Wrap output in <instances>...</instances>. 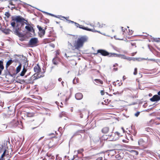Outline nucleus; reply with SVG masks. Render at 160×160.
<instances>
[{"label": "nucleus", "instance_id": "obj_60", "mask_svg": "<svg viewBox=\"0 0 160 160\" xmlns=\"http://www.w3.org/2000/svg\"><path fill=\"white\" fill-rule=\"evenodd\" d=\"M68 100V98H66V99H65V101L66 102H67Z\"/></svg>", "mask_w": 160, "mask_h": 160}, {"label": "nucleus", "instance_id": "obj_26", "mask_svg": "<svg viewBox=\"0 0 160 160\" xmlns=\"http://www.w3.org/2000/svg\"><path fill=\"white\" fill-rule=\"evenodd\" d=\"M6 150H5L4 152H3V154H2V156H1V158H2L3 159V157L5 156V155H6Z\"/></svg>", "mask_w": 160, "mask_h": 160}, {"label": "nucleus", "instance_id": "obj_40", "mask_svg": "<svg viewBox=\"0 0 160 160\" xmlns=\"http://www.w3.org/2000/svg\"><path fill=\"white\" fill-rule=\"evenodd\" d=\"M122 92H123V91H122L121 92H119L118 91L116 92H114L113 93V94H116L117 93H118V94H121L122 93Z\"/></svg>", "mask_w": 160, "mask_h": 160}, {"label": "nucleus", "instance_id": "obj_31", "mask_svg": "<svg viewBox=\"0 0 160 160\" xmlns=\"http://www.w3.org/2000/svg\"><path fill=\"white\" fill-rule=\"evenodd\" d=\"M5 15L8 18L10 16V13L8 12H6L5 13Z\"/></svg>", "mask_w": 160, "mask_h": 160}, {"label": "nucleus", "instance_id": "obj_21", "mask_svg": "<svg viewBox=\"0 0 160 160\" xmlns=\"http://www.w3.org/2000/svg\"><path fill=\"white\" fill-rule=\"evenodd\" d=\"M144 140L142 138H140L138 141V143L139 145L142 146L144 143Z\"/></svg>", "mask_w": 160, "mask_h": 160}, {"label": "nucleus", "instance_id": "obj_16", "mask_svg": "<svg viewBox=\"0 0 160 160\" xmlns=\"http://www.w3.org/2000/svg\"><path fill=\"white\" fill-rule=\"evenodd\" d=\"M13 62L12 59H10L6 63V67L7 68Z\"/></svg>", "mask_w": 160, "mask_h": 160}, {"label": "nucleus", "instance_id": "obj_56", "mask_svg": "<svg viewBox=\"0 0 160 160\" xmlns=\"http://www.w3.org/2000/svg\"><path fill=\"white\" fill-rule=\"evenodd\" d=\"M122 130H123V132H124V128H123V127H122Z\"/></svg>", "mask_w": 160, "mask_h": 160}, {"label": "nucleus", "instance_id": "obj_37", "mask_svg": "<svg viewBox=\"0 0 160 160\" xmlns=\"http://www.w3.org/2000/svg\"><path fill=\"white\" fill-rule=\"evenodd\" d=\"M37 27L38 28V29L39 31H40L41 30L43 29L41 26H40L39 25H38Z\"/></svg>", "mask_w": 160, "mask_h": 160}, {"label": "nucleus", "instance_id": "obj_9", "mask_svg": "<svg viewBox=\"0 0 160 160\" xmlns=\"http://www.w3.org/2000/svg\"><path fill=\"white\" fill-rule=\"evenodd\" d=\"M160 100V96L157 95H154L152 98L150 99V100L152 102L157 101Z\"/></svg>", "mask_w": 160, "mask_h": 160}, {"label": "nucleus", "instance_id": "obj_64", "mask_svg": "<svg viewBox=\"0 0 160 160\" xmlns=\"http://www.w3.org/2000/svg\"><path fill=\"white\" fill-rule=\"evenodd\" d=\"M121 28L122 30V29H123V27H121Z\"/></svg>", "mask_w": 160, "mask_h": 160}, {"label": "nucleus", "instance_id": "obj_49", "mask_svg": "<svg viewBox=\"0 0 160 160\" xmlns=\"http://www.w3.org/2000/svg\"><path fill=\"white\" fill-rule=\"evenodd\" d=\"M58 80L60 82L62 80V78H59Z\"/></svg>", "mask_w": 160, "mask_h": 160}, {"label": "nucleus", "instance_id": "obj_41", "mask_svg": "<svg viewBox=\"0 0 160 160\" xmlns=\"http://www.w3.org/2000/svg\"><path fill=\"white\" fill-rule=\"evenodd\" d=\"M46 155L48 157L52 156L51 154L48 153H47Z\"/></svg>", "mask_w": 160, "mask_h": 160}, {"label": "nucleus", "instance_id": "obj_59", "mask_svg": "<svg viewBox=\"0 0 160 160\" xmlns=\"http://www.w3.org/2000/svg\"><path fill=\"white\" fill-rule=\"evenodd\" d=\"M157 119L160 120V117H158L157 118Z\"/></svg>", "mask_w": 160, "mask_h": 160}, {"label": "nucleus", "instance_id": "obj_57", "mask_svg": "<svg viewBox=\"0 0 160 160\" xmlns=\"http://www.w3.org/2000/svg\"><path fill=\"white\" fill-rule=\"evenodd\" d=\"M122 32H125V30H124V29H122Z\"/></svg>", "mask_w": 160, "mask_h": 160}, {"label": "nucleus", "instance_id": "obj_44", "mask_svg": "<svg viewBox=\"0 0 160 160\" xmlns=\"http://www.w3.org/2000/svg\"><path fill=\"white\" fill-rule=\"evenodd\" d=\"M118 70V68H114L113 69V70L114 71H116Z\"/></svg>", "mask_w": 160, "mask_h": 160}, {"label": "nucleus", "instance_id": "obj_61", "mask_svg": "<svg viewBox=\"0 0 160 160\" xmlns=\"http://www.w3.org/2000/svg\"><path fill=\"white\" fill-rule=\"evenodd\" d=\"M43 137H42L41 138H40L39 139V140L42 139L43 138Z\"/></svg>", "mask_w": 160, "mask_h": 160}, {"label": "nucleus", "instance_id": "obj_6", "mask_svg": "<svg viewBox=\"0 0 160 160\" xmlns=\"http://www.w3.org/2000/svg\"><path fill=\"white\" fill-rule=\"evenodd\" d=\"M20 125V124L18 121L17 120H14L12 121L7 126L8 127H11V128H15L17 127L18 126L20 127L18 125Z\"/></svg>", "mask_w": 160, "mask_h": 160}, {"label": "nucleus", "instance_id": "obj_35", "mask_svg": "<svg viewBox=\"0 0 160 160\" xmlns=\"http://www.w3.org/2000/svg\"><path fill=\"white\" fill-rule=\"evenodd\" d=\"M83 150L82 149H80L78 151V153H81L83 151Z\"/></svg>", "mask_w": 160, "mask_h": 160}, {"label": "nucleus", "instance_id": "obj_50", "mask_svg": "<svg viewBox=\"0 0 160 160\" xmlns=\"http://www.w3.org/2000/svg\"><path fill=\"white\" fill-rule=\"evenodd\" d=\"M64 83V82L63 81L61 83H62V86L63 87L64 86V85H63Z\"/></svg>", "mask_w": 160, "mask_h": 160}, {"label": "nucleus", "instance_id": "obj_28", "mask_svg": "<svg viewBox=\"0 0 160 160\" xmlns=\"http://www.w3.org/2000/svg\"><path fill=\"white\" fill-rule=\"evenodd\" d=\"M43 12L44 13H46L47 15H50L52 16H54V17L58 18L55 15H54L53 14H51V13H48L47 12Z\"/></svg>", "mask_w": 160, "mask_h": 160}, {"label": "nucleus", "instance_id": "obj_24", "mask_svg": "<svg viewBox=\"0 0 160 160\" xmlns=\"http://www.w3.org/2000/svg\"><path fill=\"white\" fill-rule=\"evenodd\" d=\"M94 81L97 83H100L101 84H102L103 83V81L100 79H95L94 80Z\"/></svg>", "mask_w": 160, "mask_h": 160}, {"label": "nucleus", "instance_id": "obj_45", "mask_svg": "<svg viewBox=\"0 0 160 160\" xmlns=\"http://www.w3.org/2000/svg\"><path fill=\"white\" fill-rule=\"evenodd\" d=\"M55 157L54 156H51V158L52 159L54 160V159Z\"/></svg>", "mask_w": 160, "mask_h": 160}, {"label": "nucleus", "instance_id": "obj_55", "mask_svg": "<svg viewBox=\"0 0 160 160\" xmlns=\"http://www.w3.org/2000/svg\"><path fill=\"white\" fill-rule=\"evenodd\" d=\"M118 84H119V86H120L122 84V83H118Z\"/></svg>", "mask_w": 160, "mask_h": 160}, {"label": "nucleus", "instance_id": "obj_23", "mask_svg": "<svg viewBox=\"0 0 160 160\" xmlns=\"http://www.w3.org/2000/svg\"><path fill=\"white\" fill-rule=\"evenodd\" d=\"M22 65L21 64H20V65L17 68H16V72L17 73H18L19 72L21 69Z\"/></svg>", "mask_w": 160, "mask_h": 160}, {"label": "nucleus", "instance_id": "obj_4", "mask_svg": "<svg viewBox=\"0 0 160 160\" xmlns=\"http://www.w3.org/2000/svg\"><path fill=\"white\" fill-rule=\"evenodd\" d=\"M98 53H100L101 55L103 56H108L109 57H113L114 53H109L105 50L103 49H99L97 50V54Z\"/></svg>", "mask_w": 160, "mask_h": 160}, {"label": "nucleus", "instance_id": "obj_8", "mask_svg": "<svg viewBox=\"0 0 160 160\" xmlns=\"http://www.w3.org/2000/svg\"><path fill=\"white\" fill-rule=\"evenodd\" d=\"M113 57H119L121 58L122 59H127L128 60H130V57H127L124 55L123 54H118L116 53H114V54H113Z\"/></svg>", "mask_w": 160, "mask_h": 160}, {"label": "nucleus", "instance_id": "obj_42", "mask_svg": "<svg viewBox=\"0 0 160 160\" xmlns=\"http://www.w3.org/2000/svg\"><path fill=\"white\" fill-rule=\"evenodd\" d=\"M101 93L102 95H103L104 94V91L103 90H101Z\"/></svg>", "mask_w": 160, "mask_h": 160}, {"label": "nucleus", "instance_id": "obj_10", "mask_svg": "<svg viewBox=\"0 0 160 160\" xmlns=\"http://www.w3.org/2000/svg\"><path fill=\"white\" fill-rule=\"evenodd\" d=\"M60 58L58 56H56L52 60V62L55 65H57L59 61Z\"/></svg>", "mask_w": 160, "mask_h": 160}, {"label": "nucleus", "instance_id": "obj_30", "mask_svg": "<svg viewBox=\"0 0 160 160\" xmlns=\"http://www.w3.org/2000/svg\"><path fill=\"white\" fill-rule=\"evenodd\" d=\"M27 116L28 117H32L33 116V114L30 112H27Z\"/></svg>", "mask_w": 160, "mask_h": 160}, {"label": "nucleus", "instance_id": "obj_36", "mask_svg": "<svg viewBox=\"0 0 160 160\" xmlns=\"http://www.w3.org/2000/svg\"><path fill=\"white\" fill-rule=\"evenodd\" d=\"M59 52H60V51L59 50H57L56 51V56H58V55H59Z\"/></svg>", "mask_w": 160, "mask_h": 160}, {"label": "nucleus", "instance_id": "obj_38", "mask_svg": "<svg viewBox=\"0 0 160 160\" xmlns=\"http://www.w3.org/2000/svg\"><path fill=\"white\" fill-rule=\"evenodd\" d=\"M140 114V112H138L135 114V116L137 117H138Z\"/></svg>", "mask_w": 160, "mask_h": 160}, {"label": "nucleus", "instance_id": "obj_51", "mask_svg": "<svg viewBox=\"0 0 160 160\" xmlns=\"http://www.w3.org/2000/svg\"><path fill=\"white\" fill-rule=\"evenodd\" d=\"M58 159V155H56V158L55 160H56L57 159Z\"/></svg>", "mask_w": 160, "mask_h": 160}, {"label": "nucleus", "instance_id": "obj_2", "mask_svg": "<svg viewBox=\"0 0 160 160\" xmlns=\"http://www.w3.org/2000/svg\"><path fill=\"white\" fill-rule=\"evenodd\" d=\"M88 39V38L86 36H83L78 38L74 44L75 49L79 50L83 47L84 43L87 42Z\"/></svg>", "mask_w": 160, "mask_h": 160}, {"label": "nucleus", "instance_id": "obj_27", "mask_svg": "<svg viewBox=\"0 0 160 160\" xmlns=\"http://www.w3.org/2000/svg\"><path fill=\"white\" fill-rule=\"evenodd\" d=\"M66 115V112H62L61 114L59 115V117L60 118L62 117V116H65Z\"/></svg>", "mask_w": 160, "mask_h": 160}, {"label": "nucleus", "instance_id": "obj_15", "mask_svg": "<svg viewBox=\"0 0 160 160\" xmlns=\"http://www.w3.org/2000/svg\"><path fill=\"white\" fill-rule=\"evenodd\" d=\"M100 157H98L96 160H103V158L104 157V153L102 152L99 153Z\"/></svg>", "mask_w": 160, "mask_h": 160}, {"label": "nucleus", "instance_id": "obj_62", "mask_svg": "<svg viewBox=\"0 0 160 160\" xmlns=\"http://www.w3.org/2000/svg\"><path fill=\"white\" fill-rule=\"evenodd\" d=\"M157 39H157H155L154 40L156 41H158Z\"/></svg>", "mask_w": 160, "mask_h": 160}, {"label": "nucleus", "instance_id": "obj_33", "mask_svg": "<svg viewBox=\"0 0 160 160\" xmlns=\"http://www.w3.org/2000/svg\"><path fill=\"white\" fill-rule=\"evenodd\" d=\"M137 73V68H135L134 69V71L133 73V74L134 75H136Z\"/></svg>", "mask_w": 160, "mask_h": 160}, {"label": "nucleus", "instance_id": "obj_39", "mask_svg": "<svg viewBox=\"0 0 160 160\" xmlns=\"http://www.w3.org/2000/svg\"><path fill=\"white\" fill-rule=\"evenodd\" d=\"M128 31H129V32H128L129 35H131L132 33V30H131H131L130 29H129Z\"/></svg>", "mask_w": 160, "mask_h": 160}, {"label": "nucleus", "instance_id": "obj_54", "mask_svg": "<svg viewBox=\"0 0 160 160\" xmlns=\"http://www.w3.org/2000/svg\"><path fill=\"white\" fill-rule=\"evenodd\" d=\"M3 146L2 145L0 147V149H2L3 148Z\"/></svg>", "mask_w": 160, "mask_h": 160}, {"label": "nucleus", "instance_id": "obj_13", "mask_svg": "<svg viewBox=\"0 0 160 160\" xmlns=\"http://www.w3.org/2000/svg\"><path fill=\"white\" fill-rule=\"evenodd\" d=\"M3 63V61L0 60V75L1 74L2 71L4 69Z\"/></svg>", "mask_w": 160, "mask_h": 160}, {"label": "nucleus", "instance_id": "obj_20", "mask_svg": "<svg viewBox=\"0 0 160 160\" xmlns=\"http://www.w3.org/2000/svg\"><path fill=\"white\" fill-rule=\"evenodd\" d=\"M45 33V30L44 29H42L39 31V34L41 37L43 36Z\"/></svg>", "mask_w": 160, "mask_h": 160}, {"label": "nucleus", "instance_id": "obj_14", "mask_svg": "<svg viewBox=\"0 0 160 160\" xmlns=\"http://www.w3.org/2000/svg\"><path fill=\"white\" fill-rule=\"evenodd\" d=\"M109 131V128L108 127H105L102 129V131L103 133H106L108 132Z\"/></svg>", "mask_w": 160, "mask_h": 160}, {"label": "nucleus", "instance_id": "obj_58", "mask_svg": "<svg viewBox=\"0 0 160 160\" xmlns=\"http://www.w3.org/2000/svg\"><path fill=\"white\" fill-rule=\"evenodd\" d=\"M124 77H125V76H123V80H124V79H125V78H124Z\"/></svg>", "mask_w": 160, "mask_h": 160}, {"label": "nucleus", "instance_id": "obj_3", "mask_svg": "<svg viewBox=\"0 0 160 160\" xmlns=\"http://www.w3.org/2000/svg\"><path fill=\"white\" fill-rule=\"evenodd\" d=\"M34 70L37 73L34 74L32 77V78L33 79V80L42 77L44 76V73L45 72L44 71L41 73H39L40 72L41 69L38 64L35 66L34 68Z\"/></svg>", "mask_w": 160, "mask_h": 160}, {"label": "nucleus", "instance_id": "obj_48", "mask_svg": "<svg viewBox=\"0 0 160 160\" xmlns=\"http://www.w3.org/2000/svg\"><path fill=\"white\" fill-rule=\"evenodd\" d=\"M158 95L160 96V91H159L158 93Z\"/></svg>", "mask_w": 160, "mask_h": 160}, {"label": "nucleus", "instance_id": "obj_7", "mask_svg": "<svg viewBox=\"0 0 160 160\" xmlns=\"http://www.w3.org/2000/svg\"><path fill=\"white\" fill-rule=\"evenodd\" d=\"M74 50H72L71 53L70 52H68L65 54V56L68 58L69 57H76L78 54L77 53L74 52Z\"/></svg>", "mask_w": 160, "mask_h": 160}, {"label": "nucleus", "instance_id": "obj_47", "mask_svg": "<svg viewBox=\"0 0 160 160\" xmlns=\"http://www.w3.org/2000/svg\"><path fill=\"white\" fill-rule=\"evenodd\" d=\"M68 46H69H69H70L71 47L72 46L71 44L69 42H68Z\"/></svg>", "mask_w": 160, "mask_h": 160}, {"label": "nucleus", "instance_id": "obj_52", "mask_svg": "<svg viewBox=\"0 0 160 160\" xmlns=\"http://www.w3.org/2000/svg\"><path fill=\"white\" fill-rule=\"evenodd\" d=\"M15 56H17L18 57H20V56H21V55H15Z\"/></svg>", "mask_w": 160, "mask_h": 160}, {"label": "nucleus", "instance_id": "obj_43", "mask_svg": "<svg viewBox=\"0 0 160 160\" xmlns=\"http://www.w3.org/2000/svg\"><path fill=\"white\" fill-rule=\"evenodd\" d=\"M68 23H70V22L71 23H74V22L73 21H72L70 20H68Z\"/></svg>", "mask_w": 160, "mask_h": 160}, {"label": "nucleus", "instance_id": "obj_22", "mask_svg": "<svg viewBox=\"0 0 160 160\" xmlns=\"http://www.w3.org/2000/svg\"><path fill=\"white\" fill-rule=\"evenodd\" d=\"M1 117L3 118V119H5L6 118H9V116H8V114H6L5 113H3L1 115Z\"/></svg>", "mask_w": 160, "mask_h": 160}, {"label": "nucleus", "instance_id": "obj_18", "mask_svg": "<svg viewBox=\"0 0 160 160\" xmlns=\"http://www.w3.org/2000/svg\"><path fill=\"white\" fill-rule=\"evenodd\" d=\"M115 134H117V137L116 138H113L112 139V140H113V141H115L116 140V139L118 138L119 136V133L118 132H116L115 133H113V134H112L111 135H110V137H111V136H113V135H115Z\"/></svg>", "mask_w": 160, "mask_h": 160}, {"label": "nucleus", "instance_id": "obj_63", "mask_svg": "<svg viewBox=\"0 0 160 160\" xmlns=\"http://www.w3.org/2000/svg\"><path fill=\"white\" fill-rule=\"evenodd\" d=\"M62 17V18H65V19H66V18H67L65 17Z\"/></svg>", "mask_w": 160, "mask_h": 160}, {"label": "nucleus", "instance_id": "obj_53", "mask_svg": "<svg viewBox=\"0 0 160 160\" xmlns=\"http://www.w3.org/2000/svg\"><path fill=\"white\" fill-rule=\"evenodd\" d=\"M136 132H134V133H133V135H134V136H135V135H136Z\"/></svg>", "mask_w": 160, "mask_h": 160}, {"label": "nucleus", "instance_id": "obj_5", "mask_svg": "<svg viewBox=\"0 0 160 160\" xmlns=\"http://www.w3.org/2000/svg\"><path fill=\"white\" fill-rule=\"evenodd\" d=\"M38 42L37 38H32L29 41L28 45L31 47L36 46Z\"/></svg>", "mask_w": 160, "mask_h": 160}, {"label": "nucleus", "instance_id": "obj_32", "mask_svg": "<svg viewBox=\"0 0 160 160\" xmlns=\"http://www.w3.org/2000/svg\"><path fill=\"white\" fill-rule=\"evenodd\" d=\"M130 58V60H128L129 61H131V60H133V61H135L136 60H138V59L135 58Z\"/></svg>", "mask_w": 160, "mask_h": 160}, {"label": "nucleus", "instance_id": "obj_1", "mask_svg": "<svg viewBox=\"0 0 160 160\" xmlns=\"http://www.w3.org/2000/svg\"><path fill=\"white\" fill-rule=\"evenodd\" d=\"M25 21L27 22V21L22 17L15 16L12 18V20L11 22V26L13 28V33L19 37H23V34L20 31H24L22 28L24 24L27 25L25 27V28L28 32H32L33 30V28L30 24L24 22Z\"/></svg>", "mask_w": 160, "mask_h": 160}, {"label": "nucleus", "instance_id": "obj_11", "mask_svg": "<svg viewBox=\"0 0 160 160\" xmlns=\"http://www.w3.org/2000/svg\"><path fill=\"white\" fill-rule=\"evenodd\" d=\"M75 97L77 100H81L83 98V95L81 93H78L75 94Z\"/></svg>", "mask_w": 160, "mask_h": 160}, {"label": "nucleus", "instance_id": "obj_25", "mask_svg": "<svg viewBox=\"0 0 160 160\" xmlns=\"http://www.w3.org/2000/svg\"><path fill=\"white\" fill-rule=\"evenodd\" d=\"M98 25V27L99 28H102L104 27V26H105V24H102L101 25H100V23L99 22H98L97 24Z\"/></svg>", "mask_w": 160, "mask_h": 160}, {"label": "nucleus", "instance_id": "obj_34", "mask_svg": "<svg viewBox=\"0 0 160 160\" xmlns=\"http://www.w3.org/2000/svg\"><path fill=\"white\" fill-rule=\"evenodd\" d=\"M152 129L149 128H146V130L148 132H151L152 131Z\"/></svg>", "mask_w": 160, "mask_h": 160}, {"label": "nucleus", "instance_id": "obj_46", "mask_svg": "<svg viewBox=\"0 0 160 160\" xmlns=\"http://www.w3.org/2000/svg\"><path fill=\"white\" fill-rule=\"evenodd\" d=\"M118 64L117 63H116L115 64H114L113 66V67H115L116 66H118Z\"/></svg>", "mask_w": 160, "mask_h": 160}, {"label": "nucleus", "instance_id": "obj_12", "mask_svg": "<svg viewBox=\"0 0 160 160\" xmlns=\"http://www.w3.org/2000/svg\"><path fill=\"white\" fill-rule=\"evenodd\" d=\"M80 28L82 29H84V30H87V31H92V32H98L99 33H100L99 31H96V30H94V29H90V28H88L87 27H86V28L84 27H83L82 26V27H80Z\"/></svg>", "mask_w": 160, "mask_h": 160}, {"label": "nucleus", "instance_id": "obj_17", "mask_svg": "<svg viewBox=\"0 0 160 160\" xmlns=\"http://www.w3.org/2000/svg\"><path fill=\"white\" fill-rule=\"evenodd\" d=\"M8 116H9V117H10L11 116V117L13 116L14 115V111L13 110L9 111L8 112Z\"/></svg>", "mask_w": 160, "mask_h": 160}, {"label": "nucleus", "instance_id": "obj_29", "mask_svg": "<svg viewBox=\"0 0 160 160\" xmlns=\"http://www.w3.org/2000/svg\"><path fill=\"white\" fill-rule=\"evenodd\" d=\"M74 23L75 24L76 27L77 28L78 27L80 28V27H82V25H81L76 22H74Z\"/></svg>", "mask_w": 160, "mask_h": 160}, {"label": "nucleus", "instance_id": "obj_19", "mask_svg": "<svg viewBox=\"0 0 160 160\" xmlns=\"http://www.w3.org/2000/svg\"><path fill=\"white\" fill-rule=\"evenodd\" d=\"M26 69L25 68V67L24 66L23 70L20 73V75L21 76H23L24 75L25 73L26 72Z\"/></svg>", "mask_w": 160, "mask_h": 160}]
</instances>
